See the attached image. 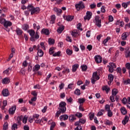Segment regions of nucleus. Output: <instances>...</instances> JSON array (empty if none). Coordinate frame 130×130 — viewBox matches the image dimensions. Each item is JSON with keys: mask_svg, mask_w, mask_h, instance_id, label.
<instances>
[{"mask_svg": "<svg viewBox=\"0 0 130 130\" xmlns=\"http://www.w3.org/2000/svg\"><path fill=\"white\" fill-rule=\"evenodd\" d=\"M27 9L29 12H30L31 15L37 14V13H39L40 11V9L39 7L35 8L32 5H28L27 7Z\"/></svg>", "mask_w": 130, "mask_h": 130, "instance_id": "nucleus-1", "label": "nucleus"}, {"mask_svg": "<svg viewBox=\"0 0 130 130\" xmlns=\"http://www.w3.org/2000/svg\"><path fill=\"white\" fill-rule=\"evenodd\" d=\"M0 23L1 24H2V25H4L5 28H7L8 27H11V26L13 25L12 22L6 20V19L3 18V16H0Z\"/></svg>", "mask_w": 130, "mask_h": 130, "instance_id": "nucleus-2", "label": "nucleus"}, {"mask_svg": "<svg viewBox=\"0 0 130 130\" xmlns=\"http://www.w3.org/2000/svg\"><path fill=\"white\" fill-rule=\"evenodd\" d=\"M27 32L29 33L30 36H31V41H35L36 39H39V35H38L37 33L35 35V31H34V30L29 29L27 31Z\"/></svg>", "mask_w": 130, "mask_h": 130, "instance_id": "nucleus-3", "label": "nucleus"}, {"mask_svg": "<svg viewBox=\"0 0 130 130\" xmlns=\"http://www.w3.org/2000/svg\"><path fill=\"white\" fill-rule=\"evenodd\" d=\"M66 105L67 103L64 102H61L59 103L58 110L61 111V113H65L66 111H67Z\"/></svg>", "mask_w": 130, "mask_h": 130, "instance_id": "nucleus-4", "label": "nucleus"}, {"mask_svg": "<svg viewBox=\"0 0 130 130\" xmlns=\"http://www.w3.org/2000/svg\"><path fill=\"white\" fill-rule=\"evenodd\" d=\"M75 7L77 11H80V10H83V9H85V4L83 2L80 1L78 4L75 5Z\"/></svg>", "mask_w": 130, "mask_h": 130, "instance_id": "nucleus-5", "label": "nucleus"}, {"mask_svg": "<svg viewBox=\"0 0 130 130\" xmlns=\"http://www.w3.org/2000/svg\"><path fill=\"white\" fill-rule=\"evenodd\" d=\"M99 79H100V77H99V76L97 74V72H94L91 79L92 84H95L96 81H98Z\"/></svg>", "mask_w": 130, "mask_h": 130, "instance_id": "nucleus-6", "label": "nucleus"}, {"mask_svg": "<svg viewBox=\"0 0 130 130\" xmlns=\"http://www.w3.org/2000/svg\"><path fill=\"white\" fill-rule=\"evenodd\" d=\"M94 23L97 27H101V19L100 16H95V19L93 20Z\"/></svg>", "mask_w": 130, "mask_h": 130, "instance_id": "nucleus-7", "label": "nucleus"}, {"mask_svg": "<svg viewBox=\"0 0 130 130\" xmlns=\"http://www.w3.org/2000/svg\"><path fill=\"white\" fill-rule=\"evenodd\" d=\"M109 71L110 73H113L114 72V69H116V65L113 62H110L109 64L108 65Z\"/></svg>", "mask_w": 130, "mask_h": 130, "instance_id": "nucleus-8", "label": "nucleus"}, {"mask_svg": "<svg viewBox=\"0 0 130 130\" xmlns=\"http://www.w3.org/2000/svg\"><path fill=\"white\" fill-rule=\"evenodd\" d=\"M92 18V12L90 11H87L86 16H84V20H90Z\"/></svg>", "mask_w": 130, "mask_h": 130, "instance_id": "nucleus-9", "label": "nucleus"}, {"mask_svg": "<svg viewBox=\"0 0 130 130\" xmlns=\"http://www.w3.org/2000/svg\"><path fill=\"white\" fill-rule=\"evenodd\" d=\"M16 109H17V107L16 106H12V107L9 110V114H14L15 113V111H16Z\"/></svg>", "mask_w": 130, "mask_h": 130, "instance_id": "nucleus-10", "label": "nucleus"}, {"mask_svg": "<svg viewBox=\"0 0 130 130\" xmlns=\"http://www.w3.org/2000/svg\"><path fill=\"white\" fill-rule=\"evenodd\" d=\"M95 61L97 62V63H100L102 62V57H101L100 55H95L94 56Z\"/></svg>", "mask_w": 130, "mask_h": 130, "instance_id": "nucleus-11", "label": "nucleus"}, {"mask_svg": "<svg viewBox=\"0 0 130 130\" xmlns=\"http://www.w3.org/2000/svg\"><path fill=\"white\" fill-rule=\"evenodd\" d=\"M2 94L4 97H8V96L10 95V93L9 92V90H8V89H3L2 90Z\"/></svg>", "mask_w": 130, "mask_h": 130, "instance_id": "nucleus-12", "label": "nucleus"}, {"mask_svg": "<svg viewBox=\"0 0 130 130\" xmlns=\"http://www.w3.org/2000/svg\"><path fill=\"white\" fill-rule=\"evenodd\" d=\"M19 118L20 119H22V118L23 123H24V124L27 123V121H28V116L25 115L23 118V116L21 115L19 117Z\"/></svg>", "mask_w": 130, "mask_h": 130, "instance_id": "nucleus-13", "label": "nucleus"}, {"mask_svg": "<svg viewBox=\"0 0 130 130\" xmlns=\"http://www.w3.org/2000/svg\"><path fill=\"white\" fill-rule=\"evenodd\" d=\"M79 35H80V32L77 29L73 30L72 32V36L74 38L78 37Z\"/></svg>", "mask_w": 130, "mask_h": 130, "instance_id": "nucleus-14", "label": "nucleus"}, {"mask_svg": "<svg viewBox=\"0 0 130 130\" xmlns=\"http://www.w3.org/2000/svg\"><path fill=\"white\" fill-rule=\"evenodd\" d=\"M68 118H69V116L67 114L61 115L59 117V119L60 121H62L63 120H67Z\"/></svg>", "mask_w": 130, "mask_h": 130, "instance_id": "nucleus-15", "label": "nucleus"}, {"mask_svg": "<svg viewBox=\"0 0 130 130\" xmlns=\"http://www.w3.org/2000/svg\"><path fill=\"white\" fill-rule=\"evenodd\" d=\"M63 18L64 20H66V21H70L73 20V19H74V16H63Z\"/></svg>", "mask_w": 130, "mask_h": 130, "instance_id": "nucleus-16", "label": "nucleus"}, {"mask_svg": "<svg viewBox=\"0 0 130 130\" xmlns=\"http://www.w3.org/2000/svg\"><path fill=\"white\" fill-rule=\"evenodd\" d=\"M40 70V65L37 64H36L32 68V71L35 73H36V72H38V71H39Z\"/></svg>", "mask_w": 130, "mask_h": 130, "instance_id": "nucleus-17", "label": "nucleus"}, {"mask_svg": "<svg viewBox=\"0 0 130 130\" xmlns=\"http://www.w3.org/2000/svg\"><path fill=\"white\" fill-rule=\"evenodd\" d=\"M128 37V32H125L122 34L121 36V39L122 40H126V38Z\"/></svg>", "mask_w": 130, "mask_h": 130, "instance_id": "nucleus-18", "label": "nucleus"}, {"mask_svg": "<svg viewBox=\"0 0 130 130\" xmlns=\"http://www.w3.org/2000/svg\"><path fill=\"white\" fill-rule=\"evenodd\" d=\"M11 70H12V68H9L3 72V74L6 75V76H10V74H11Z\"/></svg>", "mask_w": 130, "mask_h": 130, "instance_id": "nucleus-19", "label": "nucleus"}, {"mask_svg": "<svg viewBox=\"0 0 130 130\" xmlns=\"http://www.w3.org/2000/svg\"><path fill=\"white\" fill-rule=\"evenodd\" d=\"M78 69H79V64H75L74 65H73L72 66V72H73V73H75V72H76L77 70H78Z\"/></svg>", "mask_w": 130, "mask_h": 130, "instance_id": "nucleus-20", "label": "nucleus"}, {"mask_svg": "<svg viewBox=\"0 0 130 130\" xmlns=\"http://www.w3.org/2000/svg\"><path fill=\"white\" fill-rule=\"evenodd\" d=\"M129 119V118H128V117L127 116H125L124 119L122 121V124H123V125H125V124L127 122H128Z\"/></svg>", "mask_w": 130, "mask_h": 130, "instance_id": "nucleus-21", "label": "nucleus"}, {"mask_svg": "<svg viewBox=\"0 0 130 130\" xmlns=\"http://www.w3.org/2000/svg\"><path fill=\"white\" fill-rule=\"evenodd\" d=\"M120 111L122 114H123V115H125V114H126V113H127V111L126 110V109L124 108V107H122L120 108Z\"/></svg>", "mask_w": 130, "mask_h": 130, "instance_id": "nucleus-22", "label": "nucleus"}, {"mask_svg": "<svg viewBox=\"0 0 130 130\" xmlns=\"http://www.w3.org/2000/svg\"><path fill=\"white\" fill-rule=\"evenodd\" d=\"M21 28L24 31H27L28 30V29H29V25L28 24L25 23V24H24L23 25H22Z\"/></svg>", "mask_w": 130, "mask_h": 130, "instance_id": "nucleus-23", "label": "nucleus"}, {"mask_svg": "<svg viewBox=\"0 0 130 130\" xmlns=\"http://www.w3.org/2000/svg\"><path fill=\"white\" fill-rule=\"evenodd\" d=\"M54 12H56V13L57 14V15H59V14H61L62 10L60 9H58L56 7L54 8L53 9Z\"/></svg>", "mask_w": 130, "mask_h": 130, "instance_id": "nucleus-24", "label": "nucleus"}, {"mask_svg": "<svg viewBox=\"0 0 130 130\" xmlns=\"http://www.w3.org/2000/svg\"><path fill=\"white\" fill-rule=\"evenodd\" d=\"M3 84H9L10 83V79L8 77H6L2 80Z\"/></svg>", "mask_w": 130, "mask_h": 130, "instance_id": "nucleus-25", "label": "nucleus"}, {"mask_svg": "<svg viewBox=\"0 0 130 130\" xmlns=\"http://www.w3.org/2000/svg\"><path fill=\"white\" fill-rule=\"evenodd\" d=\"M124 23L123 21H120V20H118L116 22V25H118V26H120V27H123Z\"/></svg>", "mask_w": 130, "mask_h": 130, "instance_id": "nucleus-26", "label": "nucleus"}, {"mask_svg": "<svg viewBox=\"0 0 130 130\" xmlns=\"http://www.w3.org/2000/svg\"><path fill=\"white\" fill-rule=\"evenodd\" d=\"M16 32L17 35L19 36H21V35L23 34V31L19 27L16 28Z\"/></svg>", "mask_w": 130, "mask_h": 130, "instance_id": "nucleus-27", "label": "nucleus"}, {"mask_svg": "<svg viewBox=\"0 0 130 130\" xmlns=\"http://www.w3.org/2000/svg\"><path fill=\"white\" fill-rule=\"evenodd\" d=\"M55 15H52L51 17V20L50 21V24H54L55 23Z\"/></svg>", "mask_w": 130, "mask_h": 130, "instance_id": "nucleus-28", "label": "nucleus"}, {"mask_svg": "<svg viewBox=\"0 0 130 130\" xmlns=\"http://www.w3.org/2000/svg\"><path fill=\"white\" fill-rule=\"evenodd\" d=\"M42 33L45 34V35H49L50 34L49 30L47 29L43 28L42 31Z\"/></svg>", "mask_w": 130, "mask_h": 130, "instance_id": "nucleus-29", "label": "nucleus"}, {"mask_svg": "<svg viewBox=\"0 0 130 130\" xmlns=\"http://www.w3.org/2000/svg\"><path fill=\"white\" fill-rule=\"evenodd\" d=\"M102 89L103 91H106V93H109L110 90V88L107 85L103 86Z\"/></svg>", "mask_w": 130, "mask_h": 130, "instance_id": "nucleus-30", "label": "nucleus"}, {"mask_svg": "<svg viewBox=\"0 0 130 130\" xmlns=\"http://www.w3.org/2000/svg\"><path fill=\"white\" fill-rule=\"evenodd\" d=\"M110 40V37H107L106 39H105L103 42V44H104V46H107V43L108 42V41Z\"/></svg>", "mask_w": 130, "mask_h": 130, "instance_id": "nucleus-31", "label": "nucleus"}, {"mask_svg": "<svg viewBox=\"0 0 130 130\" xmlns=\"http://www.w3.org/2000/svg\"><path fill=\"white\" fill-rule=\"evenodd\" d=\"M64 30V26L63 25H61L60 27H58L57 29L58 33H61L62 31Z\"/></svg>", "mask_w": 130, "mask_h": 130, "instance_id": "nucleus-32", "label": "nucleus"}, {"mask_svg": "<svg viewBox=\"0 0 130 130\" xmlns=\"http://www.w3.org/2000/svg\"><path fill=\"white\" fill-rule=\"evenodd\" d=\"M3 106L2 107V110H5V107L8 105V101L7 100H5L3 102Z\"/></svg>", "mask_w": 130, "mask_h": 130, "instance_id": "nucleus-33", "label": "nucleus"}, {"mask_svg": "<svg viewBox=\"0 0 130 130\" xmlns=\"http://www.w3.org/2000/svg\"><path fill=\"white\" fill-rule=\"evenodd\" d=\"M76 116L74 115H71L69 116V120L70 121H74V120H76Z\"/></svg>", "mask_w": 130, "mask_h": 130, "instance_id": "nucleus-34", "label": "nucleus"}, {"mask_svg": "<svg viewBox=\"0 0 130 130\" xmlns=\"http://www.w3.org/2000/svg\"><path fill=\"white\" fill-rule=\"evenodd\" d=\"M118 93V91L117 89L114 88L112 90V96H116V94Z\"/></svg>", "mask_w": 130, "mask_h": 130, "instance_id": "nucleus-35", "label": "nucleus"}, {"mask_svg": "<svg viewBox=\"0 0 130 130\" xmlns=\"http://www.w3.org/2000/svg\"><path fill=\"white\" fill-rule=\"evenodd\" d=\"M86 101V100L84 98H80L78 99V103L79 104H83Z\"/></svg>", "mask_w": 130, "mask_h": 130, "instance_id": "nucleus-36", "label": "nucleus"}, {"mask_svg": "<svg viewBox=\"0 0 130 130\" xmlns=\"http://www.w3.org/2000/svg\"><path fill=\"white\" fill-rule=\"evenodd\" d=\"M74 94H75V95H77L78 96H80V95H81V90L78 88L76 89L74 91Z\"/></svg>", "mask_w": 130, "mask_h": 130, "instance_id": "nucleus-37", "label": "nucleus"}, {"mask_svg": "<svg viewBox=\"0 0 130 130\" xmlns=\"http://www.w3.org/2000/svg\"><path fill=\"white\" fill-rule=\"evenodd\" d=\"M66 53L68 54V55H72L73 54V50L70 49H67L66 50Z\"/></svg>", "mask_w": 130, "mask_h": 130, "instance_id": "nucleus-38", "label": "nucleus"}, {"mask_svg": "<svg viewBox=\"0 0 130 130\" xmlns=\"http://www.w3.org/2000/svg\"><path fill=\"white\" fill-rule=\"evenodd\" d=\"M81 69L83 72H85L87 71V69H88V67L86 65H82L81 66Z\"/></svg>", "mask_w": 130, "mask_h": 130, "instance_id": "nucleus-39", "label": "nucleus"}, {"mask_svg": "<svg viewBox=\"0 0 130 130\" xmlns=\"http://www.w3.org/2000/svg\"><path fill=\"white\" fill-rule=\"evenodd\" d=\"M43 51H42V50H38V55H39V56H40V57L43 56Z\"/></svg>", "mask_w": 130, "mask_h": 130, "instance_id": "nucleus-40", "label": "nucleus"}, {"mask_svg": "<svg viewBox=\"0 0 130 130\" xmlns=\"http://www.w3.org/2000/svg\"><path fill=\"white\" fill-rule=\"evenodd\" d=\"M54 49H55V48L53 47L50 48L49 50V54H50V55L53 54V53H54Z\"/></svg>", "mask_w": 130, "mask_h": 130, "instance_id": "nucleus-41", "label": "nucleus"}, {"mask_svg": "<svg viewBox=\"0 0 130 130\" xmlns=\"http://www.w3.org/2000/svg\"><path fill=\"white\" fill-rule=\"evenodd\" d=\"M55 43L54 39H49L48 43L50 45H52Z\"/></svg>", "mask_w": 130, "mask_h": 130, "instance_id": "nucleus-42", "label": "nucleus"}, {"mask_svg": "<svg viewBox=\"0 0 130 130\" xmlns=\"http://www.w3.org/2000/svg\"><path fill=\"white\" fill-rule=\"evenodd\" d=\"M104 114V110H101L97 114L98 116H101V115H103Z\"/></svg>", "mask_w": 130, "mask_h": 130, "instance_id": "nucleus-43", "label": "nucleus"}, {"mask_svg": "<svg viewBox=\"0 0 130 130\" xmlns=\"http://www.w3.org/2000/svg\"><path fill=\"white\" fill-rule=\"evenodd\" d=\"M18 128V124L16 123H14L12 125V130H16Z\"/></svg>", "mask_w": 130, "mask_h": 130, "instance_id": "nucleus-44", "label": "nucleus"}, {"mask_svg": "<svg viewBox=\"0 0 130 130\" xmlns=\"http://www.w3.org/2000/svg\"><path fill=\"white\" fill-rule=\"evenodd\" d=\"M114 77L112 74H109L108 75V80H109L111 82L113 81Z\"/></svg>", "mask_w": 130, "mask_h": 130, "instance_id": "nucleus-45", "label": "nucleus"}, {"mask_svg": "<svg viewBox=\"0 0 130 130\" xmlns=\"http://www.w3.org/2000/svg\"><path fill=\"white\" fill-rule=\"evenodd\" d=\"M9 128V124L8 123H5L3 126V130H7Z\"/></svg>", "mask_w": 130, "mask_h": 130, "instance_id": "nucleus-46", "label": "nucleus"}, {"mask_svg": "<svg viewBox=\"0 0 130 130\" xmlns=\"http://www.w3.org/2000/svg\"><path fill=\"white\" fill-rule=\"evenodd\" d=\"M75 116H77V117H78L79 118L82 117L83 116V114L81 113L77 112L75 114Z\"/></svg>", "mask_w": 130, "mask_h": 130, "instance_id": "nucleus-47", "label": "nucleus"}, {"mask_svg": "<svg viewBox=\"0 0 130 130\" xmlns=\"http://www.w3.org/2000/svg\"><path fill=\"white\" fill-rule=\"evenodd\" d=\"M107 115L109 117H112V115H113V113H112V112L111 110L108 111L107 112Z\"/></svg>", "mask_w": 130, "mask_h": 130, "instance_id": "nucleus-48", "label": "nucleus"}, {"mask_svg": "<svg viewBox=\"0 0 130 130\" xmlns=\"http://www.w3.org/2000/svg\"><path fill=\"white\" fill-rule=\"evenodd\" d=\"M123 83L124 85H129L130 84V79H128L126 80H124Z\"/></svg>", "mask_w": 130, "mask_h": 130, "instance_id": "nucleus-49", "label": "nucleus"}, {"mask_svg": "<svg viewBox=\"0 0 130 130\" xmlns=\"http://www.w3.org/2000/svg\"><path fill=\"white\" fill-rule=\"evenodd\" d=\"M105 124L107 125H111V124H112V122L109 121V120H106L105 121Z\"/></svg>", "mask_w": 130, "mask_h": 130, "instance_id": "nucleus-50", "label": "nucleus"}, {"mask_svg": "<svg viewBox=\"0 0 130 130\" xmlns=\"http://www.w3.org/2000/svg\"><path fill=\"white\" fill-rule=\"evenodd\" d=\"M74 83H70L68 86V89H73L74 88Z\"/></svg>", "mask_w": 130, "mask_h": 130, "instance_id": "nucleus-51", "label": "nucleus"}, {"mask_svg": "<svg viewBox=\"0 0 130 130\" xmlns=\"http://www.w3.org/2000/svg\"><path fill=\"white\" fill-rule=\"evenodd\" d=\"M59 55H60V51H58L57 52L54 53L53 54V56H59Z\"/></svg>", "mask_w": 130, "mask_h": 130, "instance_id": "nucleus-52", "label": "nucleus"}, {"mask_svg": "<svg viewBox=\"0 0 130 130\" xmlns=\"http://www.w3.org/2000/svg\"><path fill=\"white\" fill-rule=\"evenodd\" d=\"M61 113V111L59 110V111H57L56 112V114H55V117H58V116H60Z\"/></svg>", "mask_w": 130, "mask_h": 130, "instance_id": "nucleus-53", "label": "nucleus"}, {"mask_svg": "<svg viewBox=\"0 0 130 130\" xmlns=\"http://www.w3.org/2000/svg\"><path fill=\"white\" fill-rule=\"evenodd\" d=\"M82 27V24L81 23H78L77 25V29L80 31H83V28H81Z\"/></svg>", "mask_w": 130, "mask_h": 130, "instance_id": "nucleus-54", "label": "nucleus"}, {"mask_svg": "<svg viewBox=\"0 0 130 130\" xmlns=\"http://www.w3.org/2000/svg\"><path fill=\"white\" fill-rule=\"evenodd\" d=\"M115 96L114 95H111L110 96V101H111V102H115V100H114V97Z\"/></svg>", "mask_w": 130, "mask_h": 130, "instance_id": "nucleus-55", "label": "nucleus"}, {"mask_svg": "<svg viewBox=\"0 0 130 130\" xmlns=\"http://www.w3.org/2000/svg\"><path fill=\"white\" fill-rule=\"evenodd\" d=\"M33 118L34 120H35V118L38 119L39 118V114H35L33 115Z\"/></svg>", "mask_w": 130, "mask_h": 130, "instance_id": "nucleus-56", "label": "nucleus"}, {"mask_svg": "<svg viewBox=\"0 0 130 130\" xmlns=\"http://www.w3.org/2000/svg\"><path fill=\"white\" fill-rule=\"evenodd\" d=\"M51 76H52L51 73H49V75L47 76V78L46 79V82H48V80H49V79H50Z\"/></svg>", "mask_w": 130, "mask_h": 130, "instance_id": "nucleus-57", "label": "nucleus"}, {"mask_svg": "<svg viewBox=\"0 0 130 130\" xmlns=\"http://www.w3.org/2000/svg\"><path fill=\"white\" fill-rule=\"evenodd\" d=\"M105 109L107 112L110 111V106L109 105H106L105 106Z\"/></svg>", "mask_w": 130, "mask_h": 130, "instance_id": "nucleus-58", "label": "nucleus"}, {"mask_svg": "<svg viewBox=\"0 0 130 130\" xmlns=\"http://www.w3.org/2000/svg\"><path fill=\"white\" fill-rule=\"evenodd\" d=\"M92 48H93V46L91 45H88L87 46V49L89 50V51H91L92 50Z\"/></svg>", "mask_w": 130, "mask_h": 130, "instance_id": "nucleus-59", "label": "nucleus"}, {"mask_svg": "<svg viewBox=\"0 0 130 130\" xmlns=\"http://www.w3.org/2000/svg\"><path fill=\"white\" fill-rule=\"evenodd\" d=\"M36 123H39L40 124H41V122H42L43 120L42 119H38V120H35Z\"/></svg>", "mask_w": 130, "mask_h": 130, "instance_id": "nucleus-60", "label": "nucleus"}, {"mask_svg": "<svg viewBox=\"0 0 130 130\" xmlns=\"http://www.w3.org/2000/svg\"><path fill=\"white\" fill-rule=\"evenodd\" d=\"M122 102L123 104H126V102L127 103V99L126 100V98H124L122 100Z\"/></svg>", "mask_w": 130, "mask_h": 130, "instance_id": "nucleus-61", "label": "nucleus"}, {"mask_svg": "<svg viewBox=\"0 0 130 130\" xmlns=\"http://www.w3.org/2000/svg\"><path fill=\"white\" fill-rule=\"evenodd\" d=\"M33 68V66L31 65H28V69H27V71L28 72H31V71H32V69Z\"/></svg>", "mask_w": 130, "mask_h": 130, "instance_id": "nucleus-62", "label": "nucleus"}, {"mask_svg": "<svg viewBox=\"0 0 130 130\" xmlns=\"http://www.w3.org/2000/svg\"><path fill=\"white\" fill-rule=\"evenodd\" d=\"M125 68L127 69V70H130V63L129 62H127L125 64Z\"/></svg>", "mask_w": 130, "mask_h": 130, "instance_id": "nucleus-63", "label": "nucleus"}, {"mask_svg": "<svg viewBox=\"0 0 130 130\" xmlns=\"http://www.w3.org/2000/svg\"><path fill=\"white\" fill-rule=\"evenodd\" d=\"M83 127L81 125H78L77 127L75 128V130H82Z\"/></svg>", "mask_w": 130, "mask_h": 130, "instance_id": "nucleus-64", "label": "nucleus"}]
</instances>
